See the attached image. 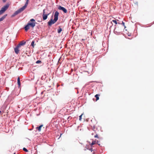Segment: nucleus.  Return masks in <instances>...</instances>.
I'll return each instance as SVG.
<instances>
[{"label":"nucleus","instance_id":"obj_1","mask_svg":"<svg viewBox=\"0 0 154 154\" xmlns=\"http://www.w3.org/2000/svg\"><path fill=\"white\" fill-rule=\"evenodd\" d=\"M59 13L58 11H56L55 12L54 15V19L53 20L52 19L48 22V25L50 26H51L53 24H54L56 22L58 19V16L59 15Z\"/></svg>","mask_w":154,"mask_h":154},{"label":"nucleus","instance_id":"obj_2","mask_svg":"<svg viewBox=\"0 0 154 154\" xmlns=\"http://www.w3.org/2000/svg\"><path fill=\"white\" fill-rule=\"evenodd\" d=\"M29 0H26L24 5L16 11L14 14V15H16L17 14L25 10L27 6Z\"/></svg>","mask_w":154,"mask_h":154},{"label":"nucleus","instance_id":"obj_3","mask_svg":"<svg viewBox=\"0 0 154 154\" xmlns=\"http://www.w3.org/2000/svg\"><path fill=\"white\" fill-rule=\"evenodd\" d=\"M9 6V4L7 3L0 10V15L4 13L8 8Z\"/></svg>","mask_w":154,"mask_h":154},{"label":"nucleus","instance_id":"obj_4","mask_svg":"<svg viewBox=\"0 0 154 154\" xmlns=\"http://www.w3.org/2000/svg\"><path fill=\"white\" fill-rule=\"evenodd\" d=\"M35 20L33 19H32L30 20L28 24L29 26H30L33 28L35 26Z\"/></svg>","mask_w":154,"mask_h":154},{"label":"nucleus","instance_id":"obj_5","mask_svg":"<svg viewBox=\"0 0 154 154\" xmlns=\"http://www.w3.org/2000/svg\"><path fill=\"white\" fill-rule=\"evenodd\" d=\"M20 47L17 45V46L15 48H14V51L16 54H17L19 53L20 51Z\"/></svg>","mask_w":154,"mask_h":154},{"label":"nucleus","instance_id":"obj_6","mask_svg":"<svg viewBox=\"0 0 154 154\" xmlns=\"http://www.w3.org/2000/svg\"><path fill=\"white\" fill-rule=\"evenodd\" d=\"M49 14H45V10H44L43 11V14L42 15V18L44 20H46L47 17Z\"/></svg>","mask_w":154,"mask_h":154},{"label":"nucleus","instance_id":"obj_7","mask_svg":"<svg viewBox=\"0 0 154 154\" xmlns=\"http://www.w3.org/2000/svg\"><path fill=\"white\" fill-rule=\"evenodd\" d=\"M58 9L60 10H62V11H63V12L64 13H66L67 12V10H66V9L62 7L61 6H59L58 7Z\"/></svg>","mask_w":154,"mask_h":154},{"label":"nucleus","instance_id":"obj_8","mask_svg":"<svg viewBox=\"0 0 154 154\" xmlns=\"http://www.w3.org/2000/svg\"><path fill=\"white\" fill-rule=\"evenodd\" d=\"M92 135H94L95 138H99L98 135L97 133L95 131H94V132L92 133L91 134Z\"/></svg>","mask_w":154,"mask_h":154},{"label":"nucleus","instance_id":"obj_9","mask_svg":"<svg viewBox=\"0 0 154 154\" xmlns=\"http://www.w3.org/2000/svg\"><path fill=\"white\" fill-rule=\"evenodd\" d=\"M25 43H26L25 42H24V41H23L22 42H20L17 45L21 47L22 46H23V45H24L25 44Z\"/></svg>","mask_w":154,"mask_h":154},{"label":"nucleus","instance_id":"obj_10","mask_svg":"<svg viewBox=\"0 0 154 154\" xmlns=\"http://www.w3.org/2000/svg\"><path fill=\"white\" fill-rule=\"evenodd\" d=\"M30 28V27H29V25H28V24H27V25H26L25 27H24V29H25V30L26 31H27V30L29 29Z\"/></svg>","mask_w":154,"mask_h":154},{"label":"nucleus","instance_id":"obj_11","mask_svg":"<svg viewBox=\"0 0 154 154\" xmlns=\"http://www.w3.org/2000/svg\"><path fill=\"white\" fill-rule=\"evenodd\" d=\"M7 16V14H5L1 18H0V22L2 21L3 20H4L5 18L6 17V16Z\"/></svg>","mask_w":154,"mask_h":154},{"label":"nucleus","instance_id":"obj_12","mask_svg":"<svg viewBox=\"0 0 154 154\" xmlns=\"http://www.w3.org/2000/svg\"><path fill=\"white\" fill-rule=\"evenodd\" d=\"M43 126V125H40L39 127H36V129L38 130V131H41V128Z\"/></svg>","mask_w":154,"mask_h":154},{"label":"nucleus","instance_id":"obj_13","mask_svg":"<svg viewBox=\"0 0 154 154\" xmlns=\"http://www.w3.org/2000/svg\"><path fill=\"white\" fill-rule=\"evenodd\" d=\"M17 84L18 85L19 87H20V78L19 77H18L17 78Z\"/></svg>","mask_w":154,"mask_h":154},{"label":"nucleus","instance_id":"obj_14","mask_svg":"<svg viewBox=\"0 0 154 154\" xmlns=\"http://www.w3.org/2000/svg\"><path fill=\"white\" fill-rule=\"evenodd\" d=\"M100 96V95L98 94H96L95 96V97L96 98V101H97V100H99V96Z\"/></svg>","mask_w":154,"mask_h":154},{"label":"nucleus","instance_id":"obj_15","mask_svg":"<svg viewBox=\"0 0 154 154\" xmlns=\"http://www.w3.org/2000/svg\"><path fill=\"white\" fill-rule=\"evenodd\" d=\"M62 31V29L60 27H59V28L57 29V32L58 33H60Z\"/></svg>","mask_w":154,"mask_h":154},{"label":"nucleus","instance_id":"obj_16","mask_svg":"<svg viewBox=\"0 0 154 154\" xmlns=\"http://www.w3.org/2000/svg\"><path fill=\"white\" fill-rule=\"evenodd\" d=\"M112 22H114V23H115V24H120V23H119V22H117V21H116V20H112Z\"/></svg>","mask_w":154,"mask_h":154},{"label":"nucleus","instance_id":"obj_17","mask_svg":"<svg viewBox=\"0 0 154 154\" xmlns=\"http://www.w3.org/2000/svg\"><path fill=\"white\" fill-rule=\"evenodd\" d=\"M35 42L34 41H33L31 43V45L33 47V48L34 47V45H35V44H34Z\"/></svg>","mask_w":154,"mask_h":154},{"label":"nucleus","instance_id":"obj_18","mask_svg":"<svg viewBox=\"0 0 154 154\" xmlns=\"http://www.w3.org/2000/svg\"><path fill=\"white\" fill-rule=\"evenodd\" d=\"M83 115V114H82L79 116V120L80 121H81L82 120V117Z\"/></svg>","mask_w":154,"mask_h":154},{"label":"nucleus","instance_id":"obj_19","mask_svg":"<svg viewBox=\"0 0 154 154\" xmlns=\"http://www.w3.org/2000/svg\"><path fill=\"white\" fill-rule=\"evenodd\" d=\"M23 150L26 152H27L28 151V150L24 147L23 148Z\"/></svg>","mask_w":154,"mask_h":154},{"label":"nucleus","instance_id":"obj_20","mask_svg":"<svg viewBox=\"0 0 154 154\" xmlns=\"http://www.w3.org/2000/svg\"><path fill=\"white\" fill-rule=\"evenodd\" d=\"M96 142L95 141H93L91 143V145H93L96 144Z\"/></svg>","mask_w":154,"mask_h":154},{"label":"nucleus","instance_id":"obj_21","mask_svg":"<svg viewBox=\"0 0 154 154\" xmlns=\"http://www.w3.org/2000/svg\"><path fill=\"white\" fill-rule=\"evenodd\" d=\"M41 61H40V60H38L36 62V63H41Z\"/></svg>","mask_w":154,"mask_h":154},{"label":"nucleus","instance_id":"obj_22","mask_svg":"<svg viewBox=\"0 0 154 154\" xmlns=\"http://www.w3.org/2000/svg\"><path fill=\"white\" fill-rule=\"evenodd\" d=\"M122 25L124 26H125V23L124 22H122Z\"/></svg>","mask_w":154,"mask_h":154},{"label":"nucleus","instance_id":"obj_23","mask_svg":"<svg viewBox=\"0 0 154 154\" xmlns=\"http://www.w3.org/2000/svg\"><path fill=\"white\" fill-rule=\"evenodd\" d=\"M3 1V2H4V3H5L6 2L7 0H2Z\"/></svg>","mask_w":154,"mask_h":154},{"label":"nucleus","instance_id":"obj_24","mask_svg":"<svg viewBox=\"0 0 154 154\" xmlns=\"http://www.w3.org/2000/svg\"><path fill=\"white\" fill-rule=\"evenodd\" d=\"M1 111H0V114L1 113Z\"/></svg>","mask_w":154,"mask_h":154},{"label":"nucleus","instance_id":"obj_25","mask_svg":"<svg viewBox=\"0 0 154 154\" xmlns=\"http://www.w3.org/2000/svg\"><path fill=\"white\" fill-rule=\"evenodd\" d=\"M98 144L99 145H100V144H98Z\"/></svg>","mask_w":154,"mask_h":154},{"label":"nucleus","instance_id":"obj_26","mask_svg":"<svg viewBox=\"0 0 154 154\" xmlns=\"http://www.w3.org/2000/svg\"><path fill=\"white\" fill-rule=\"evenodd\" d=\"M14 154H15V153H14Z\"/></svg>","mask_w":154,"mask_h":154}]
</instances>
